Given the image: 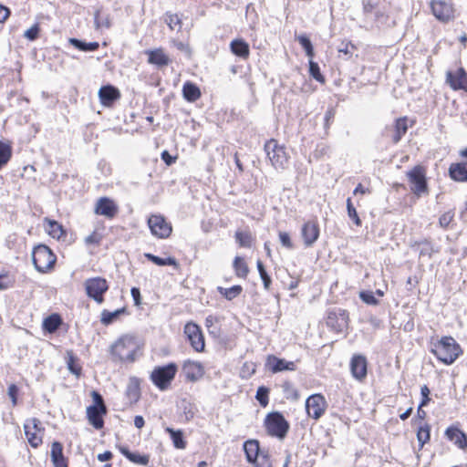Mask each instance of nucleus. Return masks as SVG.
Returning a JSON list of instances; mask_svg holds the SVG:
<instances>
[{"label": "nucleus", "mask_w": 467, "mask_h": 467, "mask_svg": "<svg viewBox=\"0 0 467 467\" xmlns=\"http://www.w3.org/2000/svg\"><path fill=\"white\" fill-rule=\"evenodd\" d=\"M431 353L442 363L452 364L462 354L460 345L452 337H443L432 345Z\"/></svg>", "instance_id": "1"}, {"label": "nucleus", "mask_w": 467, "mask_h": 467, "mask_svg": "<svg viewBox=\"0 0 467 467\" xmlns=\"http://www.w3.org/2000/svg\"><path fill=\"white\" fill-rule=\"evenodd\" d=\"M138 344L133 337L122 336L110 347V355L114 362H134Z\"/></svg>", "instance_id": "2"}, {"label": "nucleus", "mask_w": 467, "mask_h": 467, "mask_svg": "<svg viewBox=\"0 0 467 467\" xmlns=\"http://www.w3.org/2000/svg\"><path fill=\"white\" fill-rule=\"evenodd\" d=\"M177 371V365L175 363H169L166 366L155 367L150 373V379L160 390H166L171 386Z\"/></svg>", "instance_id": "3"}, {"label": "nucleus", "mask_w": 467, "mask_h": 467, "mask_svg": "<svg viewBox=\"0 0 467 467\" xmlns=\"http://www.w3.org/2000/svg\"><path fill=\"white\" fill-rule=\"evenodd\" d=\"M32 261L38 272L46 273L54 266L56 256L47 245L38 244L32 252Z\"/></svg>", "instance_id": "4"}, {"label": "nucleus", "mask_w": 467, "mask_h": 467, "mask_svg": "<svg viewBox=\"0 0 467 467\" xmlns=\"http://www.w3.org/2000/svg\"><path fill=\"white\" fill-rule=\"evenodd\" d=\"M265 150L273 167L276 170H285L287 167L289 157L284 146L272 139L265 144Z\"/></svg>", "instance_id": "5"}, {"label": "nucleus", "mask_w": 467, "mask_h": 467, "mask_svg": "<svg viewBox=\"0 0 467 467\" xmlns=\"http://www.w3.org/2000/svg\"><path fill=\"white\" fill-rule=\"evenodd\" d=\"M267 433L270 436L283 440L289 430V424L279 412L269 413L265 420Z\"/></svg>", "instance_id": "6"}, {"label": "nucleus", "mask_w": 467, "mask_h": 467, "mask_svg": "<svg viewBox=\"0 0 467 467\" xmlns=\"http://www.w3.org/2000/svg\"><path fill=\"white\" fill-rule=\"evenodd\" d=\"M84 286L89 298H92L98 304L103 303V296L109 289L108 282L105 278L99 276L88 278L85 281Z\"/></svg>", "instance_id": "7"}, {"label": "nucleus", "mask_w": 467, "mask_h": 467, "mask_svg": "<svg viewBox=\"0 0 467 467\" xmlns=\"http://www.w3.org/2000/svg\"><path fill=\"white\" fill-rule=\"evenodd\" d=\"M409 182L410 183V190L417 195L420 196L427 192V182L425 171L420 166H415L412 170L407 172Z\"/></svg>", "instance_id": "8"}, {"label": "nucleus", "mask_w": 467, "mask_h": 467, "mask_svg": "<svg viewBox=\"0 0 467 467\" xmlns=\"http://www.w3.org/2000/svg\"><path fill=\"white\" fill-rule=\"evenodd\" d=\"M433 16L441 22L446 23L455 17V9L451 2L445 0H433L431 2Z\"/></svg>", "instance_id": "9"}, {"label": "nucleus", "mask_w": 467, "mask_h": 467, "mask_svg": "<svg viewBox=\"0 0 467 467\" xmlns=\"http://www.w3.org/2000/svg\"><path fill=\"white\" fill-rule=\"evenodd\" d=\"M148 225L152 235L161 239L169 237L172 231L171 223L161 215H151L148 219Z\"/></svg>", "instance_id": "10"}, {"label": "nucleus", "mask_w": 467, "mask_h": 467, "mask_svg": "<svg viewBox=\"0 0 467 467\" xmlns=\"http://www.w3.org/2000/svg\"><path fill=\"white\" fill-rule=\"evenodd\" d=\"M327 401L321 394H313L306 400V410L307 415L315 420H318L325 412Z\"/></svg>", "instance_id": "11"}, {"label": "nucleus", "mask_w": 467, "mask_h": 467, "mask_svg": "<svg viewBox=\"0 0 467 467\" xmlns=\"http://www.w3.org/2000/svg\"><path fill=\"white\" fill-rule=\"evenodd\" d=\"M184 334L195 351L202 352L204 350V337L198 325L192 322L187 323L184 327Z\"/></svg>", "instance_id": "12"}, {"label": "nucleus", "mask_w": 467, "mask_h": 467, "mask_svg": "<svg viewBox=\"0 0 467 467\" xmlns=\"http://www.w3.org/2000/svg\"><path fill=\"white\" fill-rule=\"evenodd\" d=\"M94 213L107 219H112L119 213V206L112 199L106 196L100 197L96 202Z\"/></svg>", "instance_id": "13"}, {"label": "nucleus", "mask_w": 467, "mask_h": 467, "mask_svg": "<svg viewBox=\"0 0 467 467\" xmlns=\"http://www.w3.org/2000/svg\"><path fill=\"white\" fill-rule=\"evenodd\" d=\"M39 425L40 421L36 418L27 420L24 424L25 434L29 444L34 448L38 447L42 443Z\"/></svg>", "instance_id": "14"}, {"label": "nucleus", "mask_w": 467, "mask_h": 467, "mask_svg": "<svg viewBox=\"0 0 467 467\" xmlns=\"http://www.w3.org/2000/svg\"><path fill=\"white\" fill-rule=\"evenodd\" d=\"M446 83L453 90L467 91V73L464 68L460 67L455 71H447Z\"/></svg>", "instance_id": "15"}, {"label": "nucleus", "mask_w": 467, "mask_h": 467, "mask_svg": "<svg viewBox=\"0 0 467 467\" xmlns=\"http://www.w3.org/2000/svg\"><path fill=\"white\" fill-rule=\"evenodd\" d=\"M182 372L189 381L199 380L204 375V368L199 361L185 360L182 364Z\"/></svg>", "instance_id": "16"}, {"label": "nucleus", "mask_w": 467, "mask_h": 467, "mask_svg": "<svg viewBox=\"0 0 467 467\" xmlns=\"http://www.w3.org/2000/svg\"><path fill=\"white\" fill-rule=\"evenodd\" d=\"M350 370L352 376L361 381L367 377L368 362L364 356L356 355L351 358Z\"/></svg>", "instance_id": "17"}, {"label": "nucleus", "mask_w": 467, "mask_h": 467, "mask_svg": "<svg viewBox=\"0 0 467 467\" xmlns=\"http://www.w3.org/2000/svg\"><path fill=\"white\" fill-rule=\"evenodd\" d=\"M301 234L306 246H312L314 243L318 239L319 227L316 222H306L301 230Z\"/></svg>", "instance_id": "18"}, {"label": "nucleus", "mask_w": 467, "mask_h": 467, "mask_svg": "<svg viewBox=\"0 0 467 467\" xmlns=\"http://www.w3.org/2000/svg\"><path fill=\"white\" fill-rule=\"evenodd\" d=\"M266 366L273 373H277L285 370H296L295 362L287 361L284 358H276L275 356H269L267 358Z\"/></svg>", "instance_id": "19"}, {"label": "nucleus", "mask_w": 467, "mask_h": 467, "mask_svg": "<svg viewBox=\"0 0 467 467\" xmlns=\"http://www.w3.org/2000/svg\"><path fill=\"white\" fill-rule=\"evenodd\" d=\"M107 412L106 406L97 408V406H89L87 409V417L88 422L97 430H100L104 426L103 415Z\"/></svg>", "instance_id": "20"}, {"label": "nucleus", "mask_w": 467, "mask_h": 467, "mask_svg": "<svg viewBox=\"0 0 467 467\" xmlns=\"http://www.w3.org/2000/svg\"><path fill=\"white\" fill-rule=\"evenodd\" d=\"M99 97L102 105L109 107L115 100L119 99L120 93L118 88L108 85L99 88Z\"/></svg>", "instance_id": "21"}, {"label": "nucleus", "mask_w": 467, "mask_h": 467, "mask_svg": "<svg viewBox=\"0 0 467 467\" xmlns=\"http://www.w3.org/2000/svg\"><path fill=\"white\" fill-rule=\"evenodd\" d=\"M445 436L460 449H464L467 446L466 434L455 426L447 428Z\"/></svg>", "instance_id": "22"}, {"label": "nucleus", "mask_w": 467, "mask_h": 467, "mask_svg": "<svg viewBox=\"0 0 467 467\" xmlns=\"http://www.w3.org/2000/svg\"><path fill=\"white\" fill-rule=\"evenodd\" d=\"M148 62L157 67L168 66L171 62L170 57L162 48H156L146 51Z\"/></svg>", "instance_id": "23"}, {"label": "nucleus", "mask_w": 467, "mask_h": 467, "mask_svg": "<svg viewBox=\"0 0 467 467\" xmlns=\"http://www.w3.org/2000/svg\"><path fill=\"white\" fill-rule=\"evenodd\" d=\"M47 233L54 239L61 240L66 237V232L58 222L46 217L44 219Z\"/></svg>", "instance_id": "24"}, {"label": "nucleus", "mask_w": 467, "mask_h": 467, "mask_svg": "<svg viewBox=\"0 0 467 467\" xmlns=\"http://www.w3.org/2000/svg\"><path fill=\"white\" fill-rule=\"evenodd\" d=\"M244 450L249 462L254 463L260 456L264 457L261 454L259 441L256 440L246 441L244 443Z\"/></svg>", "instance_id": "25"}, {"label": "nucleus", "mask_w": 467, "mask_h": 467, "mask_svg": "<svg viewBox=\"0 0 467 467\" xmlns=\"http://www.w3.org/2000/svg\"><path fill=\"white\" fill-rule=\"evenodd\" d=\"M452 180L457 182L467 181V162L451 164L449 169Z\"/></svg>", "instance_id": "26"}, {"label": "nucleus", "mask_w": 467, "mask_h": 467, "mask_svg": "<svg viewBox=\"0 0 467 467\" xmlns=\"http://www.w3.org/2000/svg\"><path fill=\"white\" fill-rule=\"evenodd\" d=\"M51 458L55 467H67L62 444L55 441L51 446Z\"/></svg>", "instance_id": "27"}, {"label": "nucleus", "mask_w": 467, "mask_h": 467, "mask_svg": "<svg viewBox=\"0 0 467 467\" xmlns=\"http://www.w3.org/2000/svg\"><path fill=\"white\" fill-rule=\"evenodd\" d=\"M231 51L242 57V58H247L249 57V45L243 39H234L230 44Z\"/></svg>", "instance_id": "28"}, {"label": "nucleus", "mask_w": 467, "mask_h": 467, "mask_svg": "<svg viewBox=\"0 0 467 467\" xmlns=\"http://www.w3.org/2000/svg\"><path fill=\"white\" fill-rule=\"evenodd\" d=\"M140 380L136 377H130L126 389V395L130 401H137L140 398Z\"/></svg>", "instance_id": "29"}, {"label": "nucleus", "mask_w": 467, "mask_h": 467, "mask_svg": "<svg viewBox=\"0 0 467 467\" xmlns=\"http://www.w3.org/2000/svg\"><path fill=\"white\" fill-rule=\"evenodd\" d=\"M183 98L190 102L196 101L201 97L200 88L193 83L188 81L182 87Z\"/></svg>", "instance_id": "30"}, {"label": "nucleus", "mask_w": 467, "mask_h": 467, "mask_svg": "<svg viewBox=\"0 0 467 467\" xmlns=\"http://www.w3.org/2000/svg\"><path fill=\"white\" fill-rule=\"evenodd\" d=\"M163 20L171 30L177 32L182 30V22L179 15L168 12L164 15Z\"/></svg>", "instance_id": "31"}, {"label": "nucleus", "mask_w": 467, "mask_h": 467, "mask_svg": "<svg viewBox=\"0 0 467 467\" xmlns=\"http://www.w3.org/2000/svg\"><path fill=\"white\" fill-rule=\"evenodd\" d=\"M121 452L134 464L147 465L149 463V456L146 454L130 452L127 449H121Z\"/></svg>", "instance_id": "32"}, {"label": "nucleus", "mask_w": 467, "mask_h": 467, "mask_svg": "<svg viewBox=\"0 0 467 467\" xmlns=\"http://www.w3.org/2000/svg\"><path fill=\"white\" fill-rule=\"evenodd\" d=\"M94 25L98 30L108 29L110 27V20L108 15L101 14L100 10L94 13Z\"/></svg>", "instance_id": "33"}, {"label": "nucleus", "mask_w": 467, "mask_h": 467, "mask_svg": "<svg viewBox=\"0 0 467 467\" xmlns=\"http://www.w3.org/2000/svg\"><path fill=\"white\" fill-rule=\"evenodd\" d=\"M413 247H416L417 251L419 252L420 257L426 256L430 258L432 253L434 252L431 243L427 240L415 243Z\"/></svg>", "instance_id": "34"}, {"label": "nucleus", "mask_w": 467, "mask_h": 467, "mask_svg": "<svg viewBox=\"0 0 467 467\" xmlns=\"http://www.w3.org/2000/svg\"><path fill=\"white\" fill-rule=\"evenodd\" d=\"M69 43L81 51H95L99 48L98 42L86 43L77 38H69Z\"/></svg>", "instance_id": "35"}, {"label": "nucleus", "mask_w": 467, "mask_h": 467, "mask_svg": "<svg viewBox=\"0 0 467 467\" xmlns=\"http://www.w3.org/2000/svg\"><path fill=\"white\" fill-rule=\"evenodd\" d=\"M61 324V318L58 315L53 314L45 318L43 327L49 333L55 332Z\"/></svg>", "instance_id": "36"}, {"label": "nucleus", "mask_w": 467, "mask_h": 467, "mask_svg": "<svg viewBox=\"0 0 467 467\" xmlns=\"http://www.w3.org/2000/svg\"><path fill=\"white\" fill-rule=\"evenodd\" d=\"M219 293L223 296L227 300H233L237 297L243 291L241 285H234L229 288H224L222 286H218Z\"/></svg>", "instance_id": "37"}, {"label": "nucleus", "mask_w": 467, "mask_h": 467, "mask_svg": "<svg viewBox=\"0 0 467 467\" xmlns=\"http://www.w3.org/2000/svg\"><path fill=\"white\" fill-rule=\"evenodd\" d=\"M408 125L407 119L400 118L398 119L395 125V135L393 137V140L395 143L399 142L401 137L407 132Z\"/></svg>", "instance_id": "38"}, {"label": "nucleus", "mask_w": 467, "mask_h": 467, "mask_svg": "<svg viewBox=\"0 0 467 467\" xmlns=\"http://www.w3.org/2000/svg\"><path fill=\"white\" fill-rule=\"evenodd\" d=\"M146 258H148L150 261L154 263L157 265L162 266V265H173L177 266V261L173 257H168V258H161L159 256H156L151 254H144Z\"/></svg>", "instance_id": "39"}, {"label": "nucleus", "mask_w": 467, "mask_h": 467, "mask_svg": "<svg viewBox=\"0 0 467 467\" xmlns=\"http://www.w3.org/2000/svg\"><path fill=\"white\" fill-rule=\"evenodd\" d=\"M234 268L236 275L239 277H245L249 272L246 263L240 256L234 258Z\"/></svg>", "instance_id": "40"}, {"label": "nucleus", "mask_w": 467, "mask_h": 467, "mask_svg": "<svg viewBox=\"0 0 467 467\" xmlns=\"http://www.w3.org/2000/svg\"><path fill=\"white\" fill-rule=\"evenodd\" d=\"M125 311L124 308L117 309L113 312L103 310L101 313V323L104 325L111 324L117 317Z\"/></svg>", "instance_id": "41"}, {"label": "nucleus", "mask_w": 467, "mask_h": 467, "mask_svg": "<svg viewBox=\"0 0 467 467\" xmlns=\"http://www.w3.org/2000/svg\"><path fill=\"white\" fill-rule=\"evenodd\" d=\"M296 39L299 42V44L302 46V47L305 49L306 55L309 58H313L315 53H314V47H313V45H312L310 39L305 35L298 36L296 37Z\"/></svg>", "instance_id": "42"}, {"label": "nucleus", "mask_w": 467, "mask_h": 467, "mask_svg": "<svg viewBox=\"0 0 467 467\" xmlns=\"http://www.w3.org/2000/svg\"><path fill=\"white\" fill-rule=\"evenodd\" d=\"M11 147L0 141V169L8 162V161L11 158Z\"/></svg>", "instance_id": "43"}, {"label": "nucleus", "mask_w": 467, "mask_h": 467, "mask_svg": "<svg viewBox=\"0 0 467 467\" xmlns=\"http://www.w3.org/2000/svg\"><path fill=\"white\" fill-rule=\"evenodd\" d=\"M235 239L240 246L250 247L252 245V235L248 232H236Z\"/></svg>", "instance_id": "44"}, {"label": "nucleus", "mask_w": 467, "mask_h": 467, "mask_svg": "<svg viewBox=\"0 0 467 467\" xmlns=\"http://www.w3.org/2000/svg\"><path fill=\"white\" fill-rule=\"evenodd\" d=\"M309 74L317 81L320 83L325 82V78L320 73V68L317 63L314 62L312 58L309 59Z\"/></svg>", "instance_id": "45"}, {"label": "nucleus", "mask_w": 467, "mask_h": 467, "mask_svg": "<svg viewBox=\"0 0 467 467\" xmlns=\"http://www.w3.org/2000/svg\"><path fill=\"white\" fill-rule=\"evenodd\" d=\"M417 439L420 446L425 444L430 440V426L428 424L419 428L417 431Z\"/></svg>", "instance_id": "46"}, {"label": "nucleus", "mask_w": 467, "mask_h": 467, "mask_svg": "<svg viewBox=\"0 0 467 467\" xmlns=\"http://www.w3.org/2000/svg\"><path fill=\"white\" fill-rule=\"evenodd\" d=\"M347 210H348V217L353 220L356 225L359 226L361 225V220L358 217V214L357 213L356 208L353 206V203L351 202L350 198H348L347 200Z\"/></svg>", "instance_id": "47"}, {"label": "nucleus", "mask_w": 467, "mask_h": 467, "mask_svg": "<svg viewBox=\"0 0 467 467\" xmlns=\"http://www.w3.org/2000/svg\"><path fill=\"white\" fill-rule=\"evenodd\" d=\"M256 265H257V269H258L260 277L264 283L265 288L269 289L270 285H271V278L268 275V274L266 273V270H265L263 263L260 260H258L256 263Z\"/></svg>", "instance_id": "48"}, {"label": "nucleus", "mask_w": 467, "mask_h": 467, "mask_svg": "<svg viewBox=\"0 0 467 467\" xmlns=\"http://www.w3.org/2000/svg\"><path fill=\"white\" fill-rule=\"evenodd\" d=\"M167 431L171 433L172 441L176 448L182 449L185 447V442L182 439V433L180 431H173L171 429H167Z\"/></svg>", "instance_id": "49"}, {"label": "nucleus", "mask_w": 467, "mask_h": 467, "mask_svg": "<svg viewBox=\"0 0 467 467\" xmlns=\"http://www.w3.org/2000/svg\"><path fill=\"white\" fill-rule=\"evenodd\" d=\"M360 299L371 306H377L379 304V300L375 297L374 294L370 291H362L359 293Z\"/></svg>", "instance_id": "50"}, {"label": "nucleus", "mask_w": 467, "mask_h": 467, "mask_svg": "<svg viewBox=\"0 0 467 467\" xmlns=\"http://www.w3.org/2000/svg\"><path fill=\"white\" fill-rule=\"evenodd\" d=\"M454 217L453 211H448L442 213L439 218V224L441 228H447Z\"/></svg>", "instance_id": "51"}, {"label": "nucleus", "mask_w": 467, "mask_h": 467, "mask_svg": "<svg viewBox=\"0 0 467 467\" xmlns=\"http://www.w3.org/2000/svg\"><path fill=\"white\" fill-rule=\"evenodd\" d=\"M256 400L262 406L268 404V389L265 387H259L256 391Z\"/></svg>", "instance_id": "52"}, {"label": "nucleus", "mask_w": 467, "mask_h": 467, "mask_svg": "<svg viewBox=\"0 0 467 467\" xmlns=\"http://www.w3.org/2000/svg\"><path fill=\"white\" fill-rule=\"evenodd\" d=\"M283 390L286 395V398H291L296 400L298 398V394L296 389L294 388L293 384L291 382H285L282 385Z\"/></svg>", "instance_id": "53"}, {"label": "nucleus", "mask_w": 467, "mask_h": 467, "mask_svg": "<svg viewBox=\"0 0 467 467\" xmlns=\"http://www.w3.org/2000/svg\"><path fill=\"white\" fill-rule=\"evenodd\" d=\"M348 315L345 310H340L338 313L337 327L338 331H343L348 327Z\"/></svg>", "instance_id": "54"}, {"label": "nucleus", "mask_w": 467, "mask_h": 467, "mask_svg": "<svg viewBox=\"0 0 467 467\" xmlns=\"http://www.w3.org/2000/svg\"><path fill=\"white\" fill-rule=\"evenodd\" d=\"M39 33V26L37 24L32 26L24 33V36L28 40L34 41L37 38Z\"/></svg>", "instance_id": "55"}, {"label": "nucleus", "mask_w": 467, "mask_h": 467, "mask_svg": "<svg viewBox=\"0 0 467 467\" xmlns=\"http://www.w3.org/2000/svg\"><path fill=\"white\" fill-rule=\"evenodd\" d=\"M279 240L283 246L286 247L287 249H293L294 245L288 233L279 232Z\"/></svg>", "instance_id": "56"}, {"label": "nucleus", "mask_w": 467, "mask_h": 467, "mask_svg": "<svg viewBox=\"0 0 467 467\" xmlns=\"http://www.w3.org/2000/svg\"><path fill=\"white\" fill-rule=\"evenodd\" d=\"M17 392H18V389H17V387L15 384H11L8 387L7 393H8V396L10 397V399L12 400L13 406L16 405V402H17V399H16Z\"/></svg>", "instance_id": "57"}, {"label": "nucleus", "mask_w": 467, "mask_h": 467, "mask_svg": "<svg viewBox=\"0 0 467 467\" xmlns=\"http://www.w3.org/2000/svg\"><path fill=\"white\" fill-rule=\"evenodd\" d=\"M420 394L422 396V400L420 404V407H423V406H426L428 404V402L430 401V398H429L430 389L426 385L421 387Z\"/></svg>", "instance_id": "58"}, {"label": "nucleus", "mask_w": 467, "mask_h": 467, "mask_svg": "<svg viewBox=\"0 0 467 467\" xmlns=\"http://www.w3.org/2000/svg\"><path fill=\"white\" fill-rule=\"evenodd\" d=\"M100 242V236L96 232H93L91 234L85 238V243L87 244H98Z\"/></svg>", "instance_id": "59"}, {"label": "nucleus", "mask_w": 467, "mask_h": 467, "mask_svg": "<svg viewBox=\"0 0 467 467\" xmlns=\"http://www.w3.org/2000/svg\"><path fill=\"white\" fill-rule=\"evenodd\" d=\"M131 296L136 306L140 305V291L137 287H132L130 290Z\"/></svg>", "instance_id": "60"}, {"label": "nucleus", "mask_w": 467, "mask_h": 467, "mask_svg": "<svg viewBox=\"0 0 467 467\" xmlns=\"http://www.w3.org/2000/svg\"><path fill=\"white\" fill-rule=\"evenodd\" d=\"M92 398L96 403L94 406H97V408H101L102 406H105L101 395L97 391L92 392Z\"/></svg>", "instance_id": "61"}, {"label": "nucleus", "mask_w": 467, "mask_h": 467, "mask_svg": "<svg viewBox=\"0 0 467 467\" xmlns=\"http://www.w3.org/2000/svg\"><path fill=\"white\" fill-rule=\"evenodd\" d=\"M9 15V9L0 5V23H4L8 18Z\"/></svg>", "instance_id": "62"}, {"label": "nucleus", "mask_w": 467, "mask_h": 467, "mask_svg": "<svg viewBox=\"0 0 467 467\" xmlns=\"http://www.w3.org/2000/svg\"><path fill=\"white\" fill-rule=\"evenodd\" d=\"M354 48V46L351 44H344L342 43L341 47L338 48V52L344 53L345 55H350L351 50Z\"/></svg>", "instance_id": "63"}, {"label": "nucleus", "mask_w": 467, "mask_h": 467, "mask_svg": "<svg viewBox=\"0 0 467 467\" xmlns=\"http://www.w3.org/2000/svg\"><path fill=\"white\" fill-rule=\"evenodd\" d=\"M161 159L165 161L166 164L168 165H171V163L174 162L175 161V158L171 157L168 151L164 150L162 153H161Z\"/></svg>", "instance_id": "64"}]
</instances>
